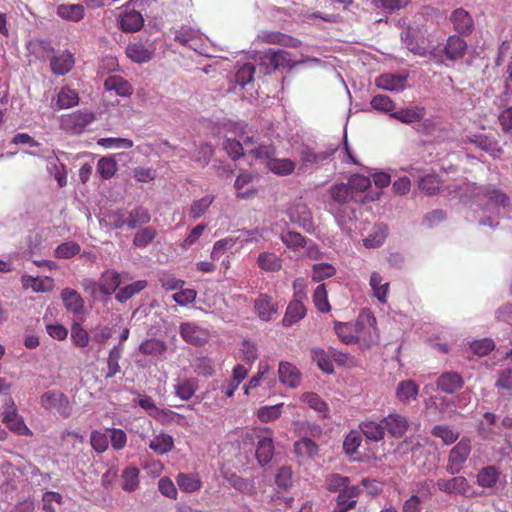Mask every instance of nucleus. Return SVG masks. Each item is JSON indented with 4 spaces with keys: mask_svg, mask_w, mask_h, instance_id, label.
<instances>
[{
    "mask_svg": "<svg viewBox=\"0 0 512 512\" xmlns=\"http://www.w3.org/2000/svg\"><path fill=\"white\" fill-rule=\"evenodd\" d=\"M373 109L387 113L391 116L395 112V103L392 99L386 95H376L371 99L370 102Z\"/></svg>",
    "mask_w": 512,
    "mask_h": 512,
    "instance_id": "obj_56",
    "label": "nucleus"
},
{
    "mask_svg": "<svg viewBox=\"0 0 512 512\" xmlns=\"http://www.w3.org/2000/svg\"><path fill=\"white\" fill-rule=\"evenodd\" d=\"M94 119L93 113L78 110L62 118L61 128L72 134H80Z\"/></svg>",
    "mask_w": 512,
    "mask_h": 512,
    "instance_id": "obj_7",
    "label": "nucleus"
},
{
    "mask_svg": "<svg viewBox=\"0 0 512 512\" xmlns=\"http://www.w3.org/2000/svg\"><path fill=\"white\" fill-rule=\"evenodd\" d=\"M471 452V442L467 438L461 439L450 451L447 471L450 474L459 473Z\"/></svg>",
    "mask_w": 512,
    "mask_h": 512,
    "instance_id": "obj_6",
    "label": "nucleus"
},
{
    "mask_svg": "<svg viewBox=\"0 0 512 512\" xmlns=\"http://www.w3.org/2000/svg\"><path fill=\"white\" fill-rule=\"evenodd\" d=\"M146 287H147V281H145V280L135 281L127 286L120 288L115 295V299L120 303H124V302L128 301L130 298H132L134 295H136L139 292H141L142 290H144Z\"/></svg>",
    "mask_w": 512,
    "mask_h": 512,
    "instance_id": "obj_44",
    "label": "nucleus"
},
{
    "mask_svg": "<svg viewBox=\"0 0 512 512\" xmlns=\"http://www.w3.org/2000/svg\"><path fill=\"white\" fill-rule=\"evenodd\" d=\"M482 198L487 200V206H506L508 203V197L506 194L502 193L499 190L492 189L487 190L483 196H477V201L480 203Z\"/></svg>",
    "mask_w": 512,
    "mask_h": 512,
    "instance_id": "obj_57",
    "label": "nucleus"
},
{
    "mask_svg": "<svg viewBox=\"0 0 512 512\" xmlns=\"http://www.w3.org/2000/svg\"><path fill=\"white\" fill-rule=\"evenodd\" d=\"M419 394V386L411 379L400 381L395 389V396L402 404L415 401Z\"/></svg>",
    "mask_w": 512,
    "mask_h": 512,
    "instance_id": "obj_23",
    "label": "nucleus"
},
{
    "mask_svg": "<svg viewBox=\"0 0 512 512\" xmlns=\"http://www.w3.org/2000/svg\"><path fill=\"white\" fill-rule=\"evenodd\" d=\"M274 455L273 433L271 429L264 427L263 432L258 436L255 445V457L260 465L269 463Z\"/></svg>",
    "mask_w": 512,
    "mask_h": 512,
    "instance_id": "obj_9",
    "label": "nucleus"
},
{
    "mask_svg": "<svg viewBox=\"0 0 512 512\" xmlns=\"http://www.w3.org/2000/svg\"><path fill=\"white\" fill-rule=\"evenodd\" d=\"M438 488L446 493H457L461 495H470V485L466 478L462 476L454 477L452 479H440L437 482Z\"/></svg>",
    "mask_w": 512,
    "mask_h": 512,
    "instance_id": "obj_22",
    "label": "nucleus"
},
{
    "mask_svg": "<svg viewBox=\"0 0 512 512\" xmlns=\"http://www.w3.org/2000/svg\"><path fill=\"white\" fill-rule=\"evenodd\" d=\"M90 444L95 452L104 453L109 447V439L106 433L93 430L90 434Z\"/></svg>",
    "mask_w": 512,
    "mask_h": 512,
    "instance_id": "obj_63",
    "label": "nucleus"
},
{
    "mask_svg": "<svg viewBox=\"0 0 512 512\" xmlns=\"http://www.w3.org/2000/svg\"><path fill=\"white\" fill-rule=\"evenodd\" d=\"M61 297L68 311L78 314L83 310V299L77 291L65 288L62 290Z\"/></svg>",
    "mask_w": 512,
    "mask_h": 512,
    "instance_id": "obj_40",
    "label": "nucleus"
},
{
    "mask_svg": "<svg viewBox=\"0 0 512 512\" xmlns=\"http://www.w3.org/2000/svg\"><path fill=\"white\" fill-rule=\"evenodd\" d=\"M257 263L262 270L268 272L278 271L282 266L281 259L276 254L270 252L259 254Z\"/></svg>",
    "mask_w": 512,
    "mask_h": 512,
    "instance_id": "obj_48",
    "label": "nucleus"
},
{
    "mask_svg": "<svg viewBox=\"0 0 512 512\" xmlns=\"http://www.w3.org/2000/svg\"><path fill=\"white\" fill-rule=\"evenodd\" d=\"M312 358L314 362H316L319 369L327 374H331L334 371L333 363H332V353L331 348L328 351H325L320 348H314L312 350Z\"/></svg>",
    "mask_w": 512,
    "mask_h": 512,
    "instance_id": "obj_43",
    "label": "nucleus"
},
{
    "mask_svg": "<svg viewBox=\"0 0 512 512\" xmlns=\"http://www.w3.org/2000/svg\"><path fill=\"white\" fill-rule=\"evenodd\" d=\"M278 378L282 385L294 389L300 386L302 373L293 363L281 361L278 366Z\"/></svg>",
    "mask_w": 512,
    "mask_h": 512,
    "instance_id": "obj_15",
    "label": "nucleus"
},
{
    "mask_svg": "<svg viewBox=\"0 0 512 512\" xmlns=\"http://www.w3.org/2000/svg\"><path fill=\"white\" fill-rule=\"evenodd\" d=\"M278 310V304L267 294H259L254 301V312L263 322L273 320L278 314Z\"/></svg>",
    "mask_w": 512,
    "mask_h": 512,
    "instance_id": "obj_12",
    "label": "nucleus"
},
{
    "mask_svg": "<svg viewBox=\"0 0 512 512\" xmlns=\"http://www.w3.org/2000/svg\"><path fill=\"white\" fill-rule=\"evenodd\" d=\"M479 148L488 152L492 157L496 158L502 154V148L499 143L487 136H478L473 141Z\"/></svg>",
    "mask_w": 512,
    "mask_h": 512,
    "instance_id": "obj_54",
    "label": "nucleus"
},
{
    "mask_svg": "<svg viewBox=\"0 0 512 512\" xmlns=\"http://www.w3.org/2000/svg\"><path fill=\"white\" fill-rule=\"evenodd\" d=\"M283 403L272 406H262L257 410V418L264 423L278 419L282 414Z\"/></svg>",
    "mask_w": 512,
    "mask_h": 512,
    "instance_id": "obj_55",
    "label": "nucleus"
},
{
    "mask_svg": "<svg viewBox=\"0 0 512 512\" xmlns=\"http://www.w3.org/2000/svg\"><path fill=\"white\" fill-rule=\"evenodd\" d=\"M255 159L261 161L276 175H288L295 169V163L290 159L274 158V148L270 145H260L259 149L249 150Z\"/></svg>",
    "mask_w": 512,
    "mask_h": 512,
    "instance_id": "obj_2",
    "label": "nucleus"
},
{
    "mask_svg": "<svg viewBox=\"0 0 512 512\" xmlns=\"http://www.w3.org/2000/svg\"><path fill=\"white\" fill-rule=\"evenodd\" d=\"M40 405L48 412L58 413L63 418L72 415L73 406L68 398L60 390H49L40 396Z\"/></svg>",
    "mask_w": 512,
    "mask_h": 512,
    "instance_id": "obj_4",
    "label": "nucleus"
},
{
    "mask_svg": "<svg viewBox=\"0 0 512 512\" xmlns=\"http://www.w3.org/2000/svg\"><path fill=\"white\" fill-rule=\"evenodd\" d=\"M121 283L120 274L115 270H106L102 273L98 282H91L93 288L97 286L104 295L113 294Z\"/></svg>",
    "mask_w": 512,
    "mask_h": 512,
    "instance_id": "obj_21",
    "label": "nucleus"
},
{
    "mask_svg": "<svg viewBox=\"0 0 512 512\" xmlns=\"http://www.w3.org/2000/svg\"><path fill=\"white\" fill-rule=\"evenodd\" d=\"M175 395L181 400L187 401L192 398L198 389V380L195 378H188L180 381L174 386Z\"/></svg>",
    "mask_w": 512,
    "mask_h": 512,
    "instance_id": "obj_45",
    "label": "nucleus"
},
{
    "mask_svg": "<svg viewBox=\"0 0 512 512\" xmlns=\"http://www.w3.org/2000/svg\"><path fill=\"white\" fill-rule=\"evenodd\" d=\"M391 117L397 119L404 124H413L419 122L424 117V108L420 106H413L395 111Z\"/></svg>",
    "mask_w": 512,
    "mask_h": 512,
    "instance_id": "obj_32",
    "label": "nucleus"
},
{
    "mask_svg": "<svg viewBox=\"0 0 512 512\" xmlns=\"http://www.w3.org/2000/svg\"><path fill=\"white\" fill-rule=\"evenodd\" d=\"M373 420H367L360 424L361 433L365 435L368 440L378 442L384 437L385 425Z\"/></svg>",
    "mask_w": 512,
    "mask_h": 512,
    "instance_id": "obj_41",
    "label": "nucleus"
},
{
    "mask_svg": "<svg viewBox=\"0 0 512 512\" xmlns=\"http://www.w3.org/2000/svg\"><path fill=\"white\" fill-rule=\"evenodd\" d=\"M180 335L184 341L191 345L201 346L209 339L208 330L194 322H184L180 325Z\"/></svg>",
    "mask_w": 512,
    "mask_h": 512,
    "instance_id": "obj_14",
    "label": "nucleus"
},
{
    "mask_svg": "<svg viewBox=\"0 0 512 512\" xmlns=\"http://www.w3.org/2000/svg\"><path fill=\"white\" fill-rule=\"evenodd\" d=\"M299 62L291 58V54L285 50H268L261 57V65H267L272 70L279 68H294Z\"/></svg>",
    "mask_w": 512,
    "mask_h": 512,
    "instance_id": "obj_10",
    "label": "nucleus"
},
{
    "mask_svg": "<svg viewBox=\"0 0 512 512\" xmlns=\"http://www.w3.org/2000/svg\"><path fill=\"white\" fill-rule=\"evenodd\" d=\"M79 102L78 93L69 88L63 87L58 93L57 105L60 109H67L77 105Z\"/></svg>",
    "mask_w": 512,
    "mask_h": 512,
    "instance_id": "obj_51",
    "label": "nucleus"
},
{
    "mask_svg": "<svg viewBox=\"0 0 512 512\" xmlns=\"http://www.w3.org/2000/svg\"><path fill=\"white\" fill-rule=\"evenodd\" d=\"M51 70L56 75L67 74L74 66L73 55L66 51L55 56L50 61Z\"/></svg>",
    "mask_w": 512,
    "mask_h": 512,
    "instance_id": "obj_31",
    "label": "nucleus"
},
{
    "mask_svg": "<svg viewBox=\"0 0 512 512\" xmlns=\"http://www.w3.org/2000/svg\"><path fill=\"white\" fill-rule=\"evenodd\" d=\"M176 483L179 489L186 493H193L202 486L199 475L194 473H179L176 477Z\"/></svg>",
    "mask_w": 512,
    "mask_h": 512,
    "instance_id": "obj_36",
    "label": "nucleus"
},
{
    "mask_svg": "<svg viewBox=\"0 0 512 512\" xmlns=\"http://www.w3.org/2000/svg\"><path fill=\"white\" fill-rule=\"evenodd\" d=\"M499 480V472L493 466H487L477 474V483L483 488H493Z\"/></svg>",
    "mask_w": 512,
    "mask_h": 512,
    "instance_id": "obj_47",
    "label": "nucleus"
},
{
    "mask_svg": "<svg viewBox=\"0 0 512 512\" xmlns=\"http://www.w3.org/2000/svg\"><path fill=\"white\" fill-rule=\"evenodd\" d=\"M151 220L150 213L143 206H136L129 212H126L127 228L133 230L138 226L145 225Z\"/></svg>",
    "mask_w": 512,
    "mask_h": 512,
    "instance_id": "obj_30",
    "label": "nucleus"
},
{
    "mask_svg": "<svg viewBox=\"0 0 512 512\" xmlns=\"http://www.w3.org/2000/svg\"><path fill=\"white\" fill-rule=\"evenodd\" d=\"M139 351L146 356H161L167 351V345L161 339L148 338L139 345Z\"/></svg>",
    "mask_w": 512,
    "mask_h": 512,
    "instance_id": "obj_37",
    "label": "nucleus"
},
{
    "mask_svg": "<svg viewBox=\"0 0 512 512\" xmlns=\"http://www.w3.org/2000/svg\"><path fill=\"white\" fill-rule=\"evenodd\" d=\"M449 19L458 35L467 36L474 31V20L468 11L463 8L455 9Z\"/></svg>",
    "mask_w": 512,
    "mask_h": 512,
    "instance_id": "obj_16",
    "label": "nucleus"
},
{
    "mask_svg": "<svg viewBox=\"0 0 512 512\" xmlns=\"http://www.w3.org/2000/svg\"><path fill=\"white\" fill-rule=\"evenodd\" d=\"M306 315V308L304 304L296 299L288 305L285 314L282 318V325L285 327H290L303 319Z\"/></svg>",
    "mask_w": 512,
    "mask_h": 512,
    "instance_id": "obj_26",
    "label": "nucleus"
},
{
    "mask_svg": "<svg viewBox=\"0 0 512 512\" xmlns=\"http://www.w3.org/2000/svg\"><path fill=\"white\" fill-rule=\"evenodd\" d=\"M281 240L288 249L299 257L310 259H319L321 257L319 248L314 243L307 241L300 233L285 232L281 235Z\"/></svg>",
    "mask_w": 512,
    "mask_h": 512,
    "instance_id": "obj_3",
    "label": "nucleus"
},
{
    "mask_svg": "<svg viewBox=\"0 0 512 512\" xmlns=\"http://www.w3.org/2000/svg\"><path fill=\"white\" fill-rule=\"evenodd\" d=\"M463 385L462 377L455 372H447L442 374L437 381L440 390L446 393H453Z\"/></svg>",
    "mask_w": 512,
    "mask_h": 512,
    "instance_id": "obj_38",
    "label": "nucleus"
},
{
    "mask_svg": "<svg viewBox=\"0 0 512 512\" xmlns=\"http://www.w3.org/2000/svg\"><path fill=\"white\" fill-rule=\"evenodd\" d=\"M56 14L62 19L78 22L84 18L85 10L81 4H61L57 7Z\"/></svg>",
    "mask_w": 512,
    "mask_h": 512,
    "instance_id": "obj_35",
    "label": "nucleus"
},
{
    "mask_svg": "<svg viewBox=\"0 0 512 512\" xmlns=\"http://www.w3.org/2000/svg\"><path fill=\"white\" fill-rule=\"evenodd\" d=\"M290 221L304 229L312 227V213L308 206L300 200L292 202L287 208Z\"/></svg>",
    "mask_w": 512,
    "mask_h": 512,
    "instance_id": "obj_11",
    "label": "nucleus"
},
{
    "mask_svg": "<svg viewBox=\"0 0 512 512\" xmlns=\"http://www.w3.org/2000/svg\"><path fill=\"white\" fill-rule=\"evenodd\" d=\"M407 75L405 74H392L386 73L380 75L375 84L378 88L390 91V92H398L404 90L406 86Z\"/></svg>",
    "mask_w": 512,
    "mask_h": 512,
    "instance_id": "obj_20",
    "label": "nucleus"
},
{
    "mask_svg": "<svg viewBox=\"0 0 512 512\" xmlns=\"http://www.w3.org/2000/svg\"><path fill=\"white\" fill-rule=\"evenodd\" d=\"M103 221L110 229L127 228L126 211L121 209L111 211L105 215Z\"/></svg>",
    "mask_w": 512,
    "mask_h": 512,
    "instance_id": "obj_52",
    "label": "nucleus"
},
{
    "mask_svg": "<svg viewBox=\"0 0 512 512\" xmlns=\"http://www.w3.org/2000/svg\"><path fill=\"white\" fill-rule=\"evenodd\" d=\"M143 24L144 19L141 13L135 10L124 12L120 19V27L125 32H136Z\"/></svg>",
    "mask_w": 512,
    "mask_h": 512,
    "instance_id": "obj_34",
    "label": "nucleus"
},
{
    "mask_svg": "<svg viewBox=\"0 0 512 512\" xmlns=\"http://www.w3.org/2000/svg\"><path fill=\"white\" fill-rule=\"evenodd\" d=\"M256 40L262 43L276 44L292 48H296L300 45L299 40L278 31L263 30L258 33Z\"/></svg>",
    "mask_w": 512,
    "mask_h": 512,
    "instance_id": "obj_17",
    "label": "nucleus"
},
{
    "mask_svg": "<svg viewBox=\"0 0 512 512\" xmlns=\"http://www.w3.org/2000/svg\"><path fill=\"white\" fill-rule=\"evenodd\" d=\"M117 162L112 157H101L97 163V172L101 179L109 180L117 172Z\"/></svg>",
    "mask_w": 512,
    "mask_h": 512,
    "instance_id": "obj_49",
    "label": "nucleus"
},
{
    "mask_svg": "<svg viewBox=\"0 0 512 512\" xmlns=\"http://www.w3.org/2000/svg\"><path fill=\"white\" fill-rule=\"evenodd\" d=\"M175 41L183 46H187L190 49L202 54L203 40L199 30L190 26H181L176 31Z\"/></svg>",
    "mask_w": 512,
    "mask_h": 512,
    "instance_id": "obj_13",
    "label": "nucleus"
},
{
    "mask_svg": "<svg viewBox=\"0 0 512 512\" xmlns=\"http://www.w3.org/2000/svg\"><path fill=\"white\" fill-rule=\"evenodd\" d=\"M2 421L11 432L17 435L33 436L32 430L25 424L23 417L19 415L11 397H9L5 403Z\"/></svg>",
    "mask_w": 512,
    "mask_h": 512,
    "instance_id": "obj_5",
    "label": "nucleus"
},
{
    "mask_svg": "<svg viewBox=\"0 0 512 512\" xmlns=\"http://www.w3.org/2000/svg\"><path fill=\"white\" fill-rule=\"evenodd\" d=\"M261 382L267 383L270 387L275 385V379L272 377V368L267 362L259 363L257 373L244 386V393L248 395L249 390L255 389Z\"/></svg>",
    "mask_w": 512,
    "mask_h": 512,
    "instance_id": "obj_19",
    "label": "nucleus"
},
{
    "mask_svg": "<svg viewBox=\"0 0 512 512\" xmlns=\"http://www.w3.org/2000/svg\"><path fill=\"white\" fill-rule=\"evenodd\" d=\"M467 51L466 41L460 35H450L445 43L443 53L447 59L456 61L462 59Z\"/></svg>",
    "mask_w": 512,
    "mask_h": 512,
    "instance_id": "obj_18",
    "label": "nucleus"
},
{
    "mask_svg": "<svg viewBox=\"0 0 512 512\" xmlns=\"http://www.w3.org/2000/svg\"><path fill=\"white\" fill-rule=\"evenodd\" d=\"M126 54L134 62L143 63L152 58L153 50L142 42H135L127 46Z\"/></svg>",
    "mask_w": 512,
    "mask_h": 512,
    "instance_id": "obj_33",
    "label": "nucleus"
},
{
    "mask_svg": "<svg viewBox=\"0 0 512 512\" xmlns=\"http://www.w3.org/2000/svg\"><path fill=\"white\" fill-rule=\"evenodd\" d=\"M213 200L214 197L212 195H206L201 199L193 201L189 210V216L193 220L199 219L207 212Z\"/></svg>",
    "mask_w": 512,
    "mask_h": 512,
    "instance_id": "obj_53",
    "label": "nucleus"
},
{
    "mask_svg": "<svg viewBox=\"0 0 512 512\" xmlns=\"http://www.w3.org/2000/svg\"><path fill=\"white\" fill-rule=\"evenodd\" d=\"M334 331L341 342L345 344H354L362 342L371 344L378 340V329L376 318L369 311H362L355 322L334 323Z\"/></svg>",
    "mask_w": 512,
    "mask_h": 512,
    "instance_id": "obj_1",
    "label": "nucleus"
},
{
    "mask_svg": "<svg viewBox=\"0 0 512 512\" xmlns=\"http://www.w3.org/2000/svg\"><path fill=\"white\" fill-rule=\"evenodd\" d=\"M294 452L300 462H305L314 458L318 447L311 439L303 437L294 443Z\"/></svg>",
    "mask_w": 512,
    "mask_h": 512,
    "instance_id": "obj_28",
    "label": "nucleus"
},
{
    "mask_svg": "<svg viewBox=\"0 0 512 512\" xmlns=\"http://www.w3.org/2000/svg\"><path fill=\"white\" fill-rule=\"evenodd\" d=\"M104 87L107 91H114L123 97H129L133 93L132 85L119 75L109 76L104 82Z\"/></svg>",
    "mask_w": 512,
    "mask_h": 512,
    "instance_id": "obj_27",
    "label": "nucleus"
},
{
    "mask_svg": "<svg viewBox=\"0 0 512 512\" xmlns=\"http://www.w3.org/2000/svg\"><path fill=\"white\" fill-rule=\"evenodd\" d=\"M330 194L332 199L339 204L347 203L348 201L353 199V193L351 191L349 184L334 185L330 189Z\"/></svg>",
    "mask_w": 512,
    "mask_h": 512,
    "instance_id": "obj_58",
    "label": "nucleus"
},
{
    "mask_svg": "<svg viewBox=\"0 0 512 512\" xmlns=\"http://www.w3.org/2000/svg\"><path fill=\"white\" fill-rule=\"evenodd\" d=\"M369 285L372 290V295L380 303L385 304L389 293V282L378 272H373L370 276Z\"/></svg>",
    "mask_w": 512,
    "mask_h": 512,
    "instance_id": "obj_25",
    "label": "nucleus"
},
{
    "mask_svg": "<svg viewBox=\"0 0 512 512\" xmlns=\"http://www.w3.org/2000/svg\"><path fill=\"white\" fill-rule=\"evenodd\" d=\"M140 470L135 466L126 467L121 474L122 489L126 492H134L139 486Z\"/></svg>",
    "mask_w": 512,
    "mask_h": 512,
    "instance_id": "obj_42",
    "label": "nucleus"
},
{
    "mask_svg": "<svg viewBox=\"0 0 512 512\" xmlns=\"http://www.w3.org/2000/svg\"><path fill=\"white\" fill-rule=\"evenodd\" d=\"M252 175L249 173L241 174L235 180V189L237 195L242 198H250L254 195L255 190L251 185Z\"/></svg>",
    "mask_w": 512,
    "mask_h": 512,
    "instance_id": "obj_50",
    "label": "nucleus"
},
{
    "mask_svg": "<svg viewBox=\"0 0 512 512\" xmlns=\"http://www.w3.org/2000/svg\"><path fill=\"white\" fill-rule=\"evenodd\" d=\"M264 427H255L240 433L237 444L244 452L252 451L258 441V436L263 432Z\"/></svg>",
    "mask_w": 512,
    "mask_h": 512,
    "instance_id": "obj_39",
    "label": "nucleus"
},
{
    "mask_svg": "<svg viewBox=\"0 0 512 512\" xmlns=\"http://www.w3.org/2000/svg\"><path fill=\"white\" fill-rule=\"evenodd\" d=\"M382 423L385 425V428L388 432L396 438L402 437L407 429H408V420L406 417L398 414L392 413L383 418Z\"/></svg>",
    "mask_w": 512,
    "mask_h": 512,
    "instance_id": "obj_24",
    "label": "nucleus"
},
{
    "mask_svg": "<svg viewBox=\"0 0 512 512\" xmlns=\"http://www.w3.org/2000/svg\"><path fill=\"white\" fill-rule=\"evenodd\" d=\"M301 400L306 403L310 408L319 413L326 414L328 412L327 404L313 392H306L301 395Z\"/></svg>",
    "mask_w": 512,
    "mask_h": 512,
    "instance_id": "obj_60",
    "label": "nucleus"
},
{
    "mask_svg": "<svg viewBox=\"0 0 512 512\" xmlns=\"http://www.w3.org/2000/svg\"><path fill=\"white\" fill-rule=\"evenodd\" d=\"M148 446L155 454L165 455L173 449L174 440L171 435L161 432L149 441Z\"/></svg>",
    "mask_w": 512,
    "mask_h": 512,
    "instance_id": "obj_29",
    "label": "nucleus"
},
{
    "mask_svg": "<svg viewBox=\"0 0 512 512\" xmlns=\"http://www.w3.org/2000/svg\"><path fill=\"white\" fill-rule=\"evenodd\" d=\"M313 302L320 312H329L331 307L328 301V294L324 284H320L314 291Z\"/></svg>",
    "mask_w": 512,
    "mask_h": 512,
    "instance_id": "obj_61",
    "label": "nucleus"
},
{
    "mask_svg": "<svg viewBox=\"0 0 512 512\" xmlns=\"http://www.w3.org/2000/svg\"><path fill=\"white\" fill-rule=\"evenodd\" d=\"M386 236V228L384 226H376L373 232L364 239V245L367 248H377L384 243Z\"/></svg>",
    "mask_w": 512,
    "mask_h": 512,
    "instance_id": "obj_62",
    "label": "nucleus"
},
{
    "mask_svg": "<svg viewBox=\"0 0 512 512\" xmlns=\"http://www.w3.org/2000/svg\"><path fill=\"white\" fill-rule=\"evenodd\" d=\"M122 353H123V347L121 344L113 347L110 350L108 359H107L108 371L105 375V379L112 378L121 371V368L119 365V360L122 357Z\"/></svg>",
    "mask_w": 512,
    "mask_h": 512,
    "instance_id": "obj_46",
    "label": "nucleus"
},
{
    "mask_svg": "<svg viewBox=\"0 0 512 512\" xmlns=\"http://www.w3.org/2000/svg\"><path fill=\"white\" fill-rule=\"evenodd\" d=\"M336 269L329 263H317L312 267V279L315 282H320L324 279L334 276Z\"/></svg>",
    "mask_w": 512,
    "mask_h": 512,
    "instance_id": "obj_59",
    "label": "nucleus"
},
{
    "mask_svg": "<svg viewBox=\"0 0 512 512\" xmlns=\"http://www.w3.org/2000/svg\"><path fill=\"white\" fill-rule=\"evenodd\" d=\"M192 367L197 375L203 377H211L215 372L212 361L207 357L197 358Z\"/></svg>",
    "mask_w": 512,
    "mask_h": 512,
    "instance_id": "obj_64",
    "label": "nucleus"
},
{
    "mask_svg": "<svg viewBox=\"0 0 512 512\" xmlns=\"http://www.w3.org/2000/svg\"><path fill=\"white\" fill-rule=\"evenodd\" d=\"M258 144H256L251 137L241 133L240 135L235 133V137H227L226 136V153L232 158L236 159L243 154H253L249 151L250 149H259Z\"/></svg>",
    "mask_w": 512,
    "mask_h": 512,
    "instance_id": "obj_8",
    "label": "nucleus"
}]
</instances>
